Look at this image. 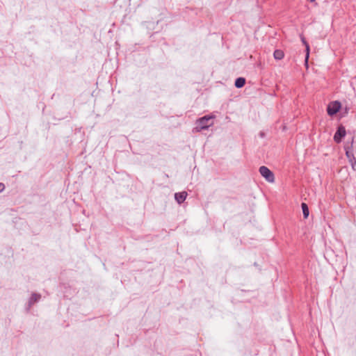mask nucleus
<instances>
[{
    "label": "nucleus",
    "instance_id": "nucleus-1",
    "mask_svg": "<svg viewBox=\"0 0 356 356\" xmlns=\"http://www.w3.org/2000/svg\"><path fill=\"white\" fill-rule=\"evenodd\" d=\"M213 117L212 115H204L197 120L195 123L196 126L194 128L195 131L200 132L202 130L207 129L210 126L213 124Z\"/></svg>",
    "mask_w": 356,
    "mask_h": 356
},
{
    "label": "nucleus",
    "instance_id": "nucleus-2",
    "mask_svg": "<svg viewBox=\"0 0 356 356\" xmlns=\"http://www.w3.org/2000/svg\"><path fill=\"white\" fill-rule=\"evenodd\" d=\"M259 172L267 181L270 183H273L275 181L274 174L268 168L262 165L259 168Z\"/></svg>",
    "mask_w": 356,
    "mask_h": 356
},
{
    "label": "nucleus",
    "instance_id": "nucleus-3",
    "mask_svg": "<svg viewBox=\"0 0 356 356\" xmlns=\"http://www.w3.org/2000/svg\"><path fill=\"white\" fill-rule=\"evenodd\" d=\"M341 108V102L339 101L331 102L327 107V113L330 116L336 115Z\"/></svg>",
    "mask_w": 356,
    "mask_h": 356
},
{
    "label": "nucleus",
    "instance_id": "nucleus-4",
    "mask_svg": "<svg viewBox=\"0 0 356 356\" xmlns=\"http://www.w3.org/2000/svg\"><path fill=\"white\" fill-rule=\"evenodd\" d=\"M346 131L345 127L342 124L339 125L333 137L334 142L340 143L342 141V139L346 136Z\"/></svg>",
    "mask_w": 356,
    "mask_h": 356
},
{
    "label": "nucleus",
    "instance_id": "nucleus-5",
    "mask_svg": "<svg viewBox=\"0 0 356 356\" xmlns=\"http://www.w3.org/2000/svg\"><path fill=\"white\" fill-rule=\"evenodd\" d=\"M346 156L348 159V161L350 162L352 169L354 171H356V159L354 156V154L350 147H345Z\"/></svg>",
    "mask_w": 356,
    "mask_h": 356
},
{
    "label": "nucleus",
    "instance_id": "nucleus-6",
    "mask_svg": "<svg viewBox=\"0 0 356 356\" xmlns=\"http://www.w3.org/2000/svg\"><path fill=\"white\" fill-rule=\"evenodd\" d=\"M41 298V295L36 293H33L31 296L30 297L28 302V307L26 309L29 311L31 306L34 305L35 302H38Z\"/></svg>",
    "mask_w": 356,
    "mask_h": 356
},
{
    "label": "nucleus",
    "instance_id": "nucleus-7",
    "mask_svg": "<svg viewBox=\"0 0 356 356\" xmlns=\"http://www.w3.org/2000/svg\"><path fill=\"white\" fill-rule=\"evenodd\" d=\"M188 194L186 191L175 193V199L179 204L183 203L186 199Z\"/></svg>",
    "mask_w": 356,
    "mask_h": 356
},
{
    "label": "nucleus",
    "instance_id": "nucleus-8",
    "mask_svg": "<svg viewBox=\"0 0 356 356\" xmlns=\"http://www.w3.org/2000/svg\"><path fill=\"white\" fill-rule=\"evenodd\" d=\"M300 38H301V41H302V44L305 46L306 54H305V62L306 66H307L308 65V59L309 57L310 48H309V43L306 41L305 37L303 35H300Z\"/></svg>",
    "mask_w": 356,
    "mask_h": 356
},
{
    "label": "nucleus",
    "instance_id": "nucleus-9",
    "mask_svg": "<svg viewBox=\"0 0 356 356\" xmlns=\"http://www.w3.org/2000/svg\"><path fill=\"white\" fill-rule=\"evenodd\" d=\"M245 84V79L243 77H238L236 79L234 86L237 88H241Z\"/></svg>",
    "mask_w": 356,
    "mask_h": 356
},
{
    "label": "nucleus",
    "instance_id": "nucleus-10",
    "mask_svg": "<svg viewBox=\"0 0 356 356\" xmlns=\"http://www.w3.org/2000/svg\"><path fill=\"white\" fill-rule=\"evenodd\" d=\"M301 208L302 210V214H303L304 218H305V219L307 218L309 215V207H308L307 204L305 202H302L301 204Z\"/></svg>",
    "mask_w": 356,
    "mask_h": 356
},
{
    "label": "nucleus",
    "instance_id": "nucleus-11",
    "mask_svg": "<svg viewBox=\"0 0 356 356\" xmlns=\"http://www.w3.org/2000/svg\"><path fill=\"white\" fill-rule=\"evenodd\" d=\"M284 54L283 51L280 49H276L275 50L273 53V56L275 60H281L284 58Z\"/></svg>",
    "mask_w": 356,
    "mask_h": 356
},
{
    "label": "nucleus",
    "instance_id": "nucleus-12",
    "mask_svg": "<svg viewBox=\"0 0 356 356\" xmlns=\"http://www.w3.org/2000/svg\"><path fill=\"white\" fill-rule=\"evenodd\" d=\"M154 23L152 22H147V28L150 30H154L155 29L154 27Z\"/></svg>",
    "mask_w": 356,
    "mask_h": 356
},
{
    "label": "nucleus",
    "instance_id": "nucleus-13",
    "mask_svg": "<svg viewBox=\"0 0 356 356\" xmlns=\"http://www.w3.org/2000/svg\"><path fill=\"white\" fill-rule=\"evenodd\" d=\"M5 188V185L3 183H0V193Z\"/></svg>",
    "mask_w": 356,
    "mask_h": 356
},
{
    "label": "nucleus",
    "instance_id": "nucleus-14",
    "mask_svg": "<svg viewBox=\"0 0 356 356\" xmlns=\"http://www.w3.org/2000/svg\"><path fill=\"white\" fill-rule=\"evenodd\" d=\"M259 135H260L261 137H264V132H260Z\"/></svg>",
    "mask_w": 356,
    "mask_h": 356
},
{
    "label": "nucleus",
    "instance_id": "nucleus-15",
    "mask_svg": "<svg viewBox=\"0 0 356 356\" xmlns=\"http://www.w3.org/2000/svg\"><path fill=\"white\" fill-rule=\"evenodd\" d=\"M310 2H313L315 0H309Z\"/></svg>",
    "mask_w": 356,
    "mask_h": 356
}]
</instances>
